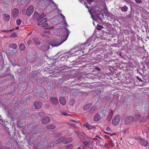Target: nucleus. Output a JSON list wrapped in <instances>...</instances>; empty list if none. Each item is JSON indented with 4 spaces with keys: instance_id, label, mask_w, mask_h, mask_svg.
Listing matches in <instances>:
<instances>
[{
    "instance_id": "obj_42",
    "label": "nucleus",
    "mask_w": 149,
    "mask_h": 149,
    "mask_svg": "<svg viewBox=\"0 0 149 149\" xmlns=\"http://www.w3.org/2000/svg\"><path fill=\"white\" fill-rule=\"evenodd\" d=\"M73 145L72 144H69V145H67L66 147H65V148H69V147H73Z\"/></svg>"
},
{
    "instance_id": "obj_22",
    "label": "nucleus",
    "mask_w": 149,
    "mask_h": 149,
    "mask_svg": "<svg viewBox=\"0 0 149 149\" xmlns=\"http://www.w3.org/2000/svg\"><path fill=\"white\" fill-rule=\"evenodd\" d=\"M34 43L36 44H39L40 43V41L37 38H34L33 39Z\"/></svg>"
},
{
    "instance_id": "obj_15",
    "label": "nucleus",
    "mask_w": 149,
    "mask_h": 149,
    "mask_svg": "<svg viewBox=\"0 0 149 149\" xmlns=\"http://www.w3.org/2000/svg\"><path fill=\"white\" fill-rule=\"evenodd\" d=\"M64 26H65V29L64 30V31H63V30H61V31H60V33H61L62 34H64V33L66 31V29H67V30L68 31H69L68 29L66 28L67 27H68V24H67V22L66 21H64Z\"/></svg>"
},
{
    "instance_id": "obj_16",
    "label": "nucleus",
    "mask_w": 149,
    "mask_h": 149,
    "mask_svg": "<svg viewBox=\"0 0 149 149\" xmlns=\"http://www.w3.org/2000/svg\"><path fill=\"white\" fill-rule=\"evenodd\" d=\"M97 109V107L96 105H94L90 110V112L91 113H93L96 111Z\"/></svg>"
},
{
    "instance_id": "obj_57",
    "label": "nucleus",
    "mask_w": 149,
    "mask_h": 149,
    "mask_svg": "<svg viewBox=\"0 0 149 149\" xmlns=\"http://www.w3.org/2000/svg\"><path fill=\"white\" fill-rule=\"evenodd\" d=\"M39 115L41 116V115H44V113L43 112H40L39 113Z\"/></svg>"
},
{
    "instance_id": "obj_48",
    "label": "nucleus",
    "mask_w": 149,
    "mask_h": 149,
    "mask_svg": "<svg viewBox=\"0 0 149 149\" xmlns=\"http://www.w3.org/2000/svg\"><path fill=\"white\" fill-rule=\"evenodd\" d=\"M136 78L140 81L142 82L143 81L141 78L139 77H137Z\"/></svg>"
},
{
    "instance_id": "obj_27",
    "label": "nucleus",
    "mask_w": 149,
    "mask_h": 149,
    "mask_svg": "<svg viewBox=\"0 0 149 149\" xmlns=\"http://www.w3.org/2000/svg\"><path fill=\"white\" fill-rule=\"evenodd\" d=\"M47 89L49 91H51L52 90H53L54 88L53 86L52 85H50L49 86H48L47 87Z\"/></svg>"
},
{
    "instance_id": "obj_33",
    "label": "nucleus",
    "mask_w": 149,
    "mask_h": 149,
    "mask_svg": "<svg viewBox=\"0 0 149 149\" xmlns=\"http://www.w3.org/2000/svg\"><path fill=\"white\" fill-rule=\"evenodd\" d=\"M81 138H82V139H84L87 141H88V142L90 141V140H89V139H88L86 137L83 136H81Z\"/></svg>"
},
{
    "instance_id": "obj_51",
    "label": "nucleus",
    "mask_w": 149,
    "mask_h": 149,
    "mask_svg": "<svg viewBox=\"0 0 149 149\" xmlns=\"http://www.w3.org/2000/svg\"><path fill=\"white\" fill-rule=\"evenodd\" d=\"M146 133H147L149 132V128L147 127L146 129Z\"/></svg>"
},
{
    "instance_id": "obj_18",
    "label": "nucleus",
    "mask_w": 149,
    "mask_h": 149,
    "mask_svg": "<svg viewBox=\"0 0 149 149\" xmlns=\"http://www.w3.org/2000/svg\"><path fill=\"white\" fill-rule=\"evenodd\" d=\"M63 137H62L60 138L59 139H58V140H57L54 142V143L56 144H58L59 143L61 142H63Z\"/></svg>"
},
{
    "instance_id": "obj_21",
    "label": "nucleus",
    "mask_w": 149,
    "mask_h": 149,
    "mask_svg": "<svg viewBox=\"0 0 149 149\" xmlns=\"http://www.w3.org/2000/svg\"><path fill=\"white\" fill-rule=\"evenodd\" d=\"M91 104H88L84 106L83 107V109L84 110H87L91 106Z\"/></svg>"
},
{
    "instance_id": "obj_8",
    "label": "nucleus",
    "mask_w": 149,
    "mask_h": 149,
    "mask_svg": "<svg viewBox=\"0 0 149 149\" xmlns=\"http://www.w3.org/2000/svg\"><path fill=\"white\" fill-rule=\"evenodd\" d=\"M139 143L142 146H146L148 144V142L145 139H141L139 140Z\"/></svg>"
},
{
    "instance_id": "obj_55",
    "label": "nucleus",
    "mask_w": 149,
    "mask_h": 149,
    "mask_svg": "<svg viewBox=\"0 0 149 149\" xmlns=\"http://www.w3.org/2000/svg\"><path fill=\"white\" fill-rule=\"evenodd\" d=\"M106 130L108 131H110L111 130V129L109 127H107L106 128Z\"/></svg>"
},
{
    "instance_id": "obj_43",
    "label": "nucleus",
    "mask_w": 149,
    "mask_h": 149,
    "mask_svg": "<svg viewBox=\"0 0 149 149\" xmlns=\"http://www.w3.org/2000/svg\"><path fill=\"white\" fill-rule=\"evenodd\" d=\"M84 125L85 127L87 129H90L89 127V125L88 124H84Z\"/></svg>"
},
{
    "instance_id": "obj_24",
    "label": "nucleus",
    "mask_w": 149,
    "mask_h": 149,
    "mask_svg": "<svg viewBox=\"0 0 149 149\" xmlns=\"http://www.w3.org/2000/svg\"><path fill=\"white\" fill-rule=\"evenodd\" d=\"M19 48L20 50H23L25 48V46L23 43H21L19 46Z\"/></svg>"
},
{
    "instance_id": "obj_7",
    "label": "nucleus",
    "mask_w": 149,
    "mask_h": 149,
    "mask_svg": "<svg viewBox=\"0 0 149 149\" xmlns=\"http://www.w3.org/2000/svg\"><path fill=\"white\" fill-rule=\"evenodd\" d=\"M42 123L46 124L48 123L50 121V119L48 116H46L43 118L41 120Z\"/></svg>"
},
{
    "instance_id": "obj_32",
    "label": "nucleus",
    "mask_w": 149,
    "mask_h": 149,
    "mask_svg": "<svg viewBox=\"0 0 149 149\" xmlns=\"http://www.w3.org/2000/svg\"><path fill=\"white\" fill-rule=\"evenodd\" d=\"M71 121L72 122H76V124L78 126H79L80 125H81V123L78 121H76L75 120H71Z\"/></svg>"
},
{
    "instance_id": "obj_11",
    "label": "nucleus",
    "mask_w": 149,
    "mask_h": 149,
    "mask_svg": "<svg viewBox=\"0 0 149 149\" xmlns=\"http://www.w3.org/2000/svg\"><path fill=\"white\" fill-rule=\"evenodd\" d=\"M50 100L51 102L54 104H56L58 103V100L54 97L50 98Z\"/></svg>"
},
{
    "instance_id": "obj_60",
    "label": "nucleus",
    "mask_w": 149,
    "mask_h": 149,
    "mask_svg": "<svg viewBox=\"0 0 149 149\" xmlns=\"http://www.w3.org/2000/svg\"><path fill=\"white\" fill-rule=\"evenodd\" d=\"M93 140L95 141H97L98 140V139L97 138H95L93 139Z\"/></svg>"
},
{
    "instance_id": "obj_58",
    "label": "nucleus",
    "mask_w": 149,
    "mask_h": 149,
    "mask_svg": "<svg viewBox=\"0 0 149 149\" xmlns=\"http://www.w3.org/2000/svg\"><path fill=\"white\" fill-rule=\"evenodd\" d=\"M63 115H65V116H67L68 115V113H65V112H64L63 113H62Z\"/></svg>"
},
{
    "instance_id": "obj_40",
    "label": "nucleus",
    "mask_w": 149,
    "mask_h": 149,
    "mask_svg": "<svg viewBox=\"0 0 149 149\" xmlns=\"http://www.w3.org/2000/svg\"><path fill=\"white\" fill-rule=\"evenodd\" d=\"M94 1L93 0H87V2L89 4H90L91 2H93Z\"/></svg>"
},
{
    "instance_id": "obj_62",
    "label": "nucleus",
    "mask_w": 149,
    "mask_h": 149,
    "mask_svg": "<svg viewBox=\"0 0 149 149\" xmlns=\"http://www.w3.org/2000/svg\"><path fill=\"white\" fill-rule=\"evenodd\" d=\"M13 29H10L9 30V31H13Z\"/></svg>"
},
{
    "instance_id": "obj_2",
    "label": "nucleus",
    "mask_w": 149,
    "mask_h": 149,
    "mask_svg": "<svg viewBox=\"0 0 149 149\" xmlns=\"http://www.w3.org/2000/svg\"><path fill=\"white\" fill-rule=\"evenodd\" d=\"M146 120V118H141V117L140 113L138 112L135 113L134 115V121H136L139 120L140 122H144Z\"/></svg>"
},
{
    "instance_id": "obj_50",
    "label": "nucleus",
    "mask_w": 149,
    "mask_h": 149,
    "mask_svg": "<svg viewBox=\"0 0 149 149\" xmlns=\"http://www.w3.org/2000/svg\"><path fill=\"white\" fill-rule=\"evenodd\" d=\"M54 27L50 26V27H49L47 28H46V29H54Z\"/></svg>"
},
{
    "instance_id": "obj_64",
    "label": "nucleus",
    "mask_w": 149,
    "mask_h": 149,
    "mask_svg": "<svg viewBox=\"0 0 149 149\" xmlns=\"http://www.w3.org/2000/svg\"><path fill=\"white\" fill-rule=\"evenodd\" d=\"M19 29V27H17L15 29Z\"/></svg>"
},
{
    "instance_id": "obj_59",
    "label": "nucleus",
    "mask_w": 149,
    "mask_h": 149,
    "mask_svg": "<svg viewBox=\"0 0 149 149\" xmlns=\"http://www.w3.org/2000/svg\"><path fill=\"white\" fill-rule=\"evenodd\" d=\"M2 32H4L7 33V32H9V31L8 30H3L2 31Z\"/></svg>"
},
{
    "instance_id": "obj_35",
    "label": "nucleus",
    "mask_w": 149,
    "mask_h": 149,
    "mask_svg": "<svg viewBox=\"0 0 149 149\" xmlns=\"http://www.w3.org/2000/svg\"><path fill=\"white\" fill-rule=\"evenodd\" d=\"M109 142L110 143V146H111L112 147H114L115 145L114 143L113 142L112 140L111 141H109Z\"/></svg>"
},
{
    "instance_id": "obj_37",
    "label": "nucleus",
    "mask_w": 149,
    "mask_h": 149,
    "mask_svg": "<svg viewBox=\"0 0 149 149\" xmlns=\"http://www.w3.org/2000/svg\"><path fill=\"white\" fill-rule=\"evenodd\" d=\"M0 149H10L8 147L4 146H1L0 148Z\"/></svg>"
},
{
    "instance_id": "obj_13",
    "label": "nucleus",
    "mask_w": 149,
    "mask_h": 149,
    "mask_svg": "<svg viewBox=\"0 0 149 149\" xmlns=\"http://www.w3.org/2000/svg\"><path fill=\"white\" fill-rule=\"evenodd\" d=\"M10 18V15L8 14H5L3 15V19L6 22L8 21Z\"/></svg>"
},
{
    "instance_id": "obj_39",
    "label": "nucleus",
    "mask_w": 149,
    "mask_h": 149,
    "mask_svg": "<svg viewBox=\"0 0 149 149\" xmlns=\"http://www.w3.org/2000/svg\"><path fill=\"white\" fill-rule=\"evenodd\" d=\"M110 113L109 114V115L110 116H111L112 117V116H113V111L112 110H111V109H110Z\"/></svg>"
},
{
    "instance_id": "obj_20",
    "label": "nucleus",
    "mask_w": 149,
    "mask_h": 149,
    "mask_svg": "<svg viewBox=\"0 0 149 149\" xmlns=\"http://www.w3.org/2000/svg\"><path fill=\"white\" fill-rule=\"evenodd\" d=\"M77 90L75 89H73L70 92V94L72 96H75L76 94V91Z\"/></svg>"
},
{
    "instance_id": "obj_23",
    "label": "nucleus",
    "mask_w": 149,
    "mask_h": 149,
    "mask_svg": "<svg viewBox=\"0 0 149 149\" xmlns=\"http://www.w3.org/2000/svg\"><path fill=\"white\" fill-rule=\"evenodd\" d=\"M9 47L12 48L14 49H16L17 48V45L14 43H13L10 44L9 45Z\"/></svg>"
},
{
    "instance_id": "obj_26",
    "label": "nucleus",
    "mask_w": 149,
    "mask_h": 149,
    "mask_svg": "<svg viewBox=\"0 0 149 149\" xmlns=\"http://www.w3.org/2000/svg\"><path fill=\"white\" fill-rule=\"evenodd\" d=\"M75 101L74 99L71 100L69 102V103L70 105L72 106L75 103Z\"/></svg>"
},
{
    "instance_id": "obj_9",
    "label": "nucleus",
    "mask_w": 149,
    "mask_h": 149,
    "mask_svg": "<svg viewBox=\"0 0 149 149\" xmlns=\"http://www.w3.org/2000/svg\"><path fill=\"white\" fill-rule=\"evenodd\" d=\"M63 143L66 144L72 142V139L71 138H64L63 137Z\"/></svg>"
},
{
    "instance_id": "obj_1",
    "label": "nucleus",
    "mask_w": 149,
    "mask_h": 149,
    "mask_svg": "<svg viewBox=\"0 0 149 149\" xmlns=\"http://www.w3.org/2000/svg\"><path fill=\"white\" fill-rule=\"evenodd\" d=\"M70 33L69 31L66 29V31L64 33V34H62L63 38L61 39H56L54 40L51 43L49 44V45H51L52 47H56L58 46L64 42L67 39Z\"/></svg>"
},
{
    "instance_id": "obj_14",
    "label": "nucleus",
    "mask_w": 149,
    "mask_h": 149,
    "mask_svg": "<svg viewBox=\"0 0 149 149\" xmlns=\"http://www.w3.org/2000/svg\"><path fill=\"white\" fill-rule=\"evenodd\" d=\"M59 102L61 104L64 105L66 104V100L65 98L63 97H61L59 99Z\"/></svg>"
},
{
    "instance_id": "obj_31",
    "label": "nucleus",
    "mask_w": 149,
    "mask_h": 149,
    "mask_svg": "<svg viewBox=\"0 0 149 149\" xmlns=\"http://www.w3.org/2000/svg\"><path fill=\"white\" fill-rule=\"evenodd\" d=\"M108 111L107 110H104L102 112L103 116H106L107 113Z\"/></svg>"
},
{
    "instance_id": "obj_5",
    "label": "nucleus",
    "mask_w": 149,
    "mask_h": 149,
    "mask_svg": "<svg viewBox=\"0 0 149 149\" xmlns=\"http://www.w3.org/2000/svg\"><path fill=\"white\" fill-rule=\"evenodd\" d=\"M132 121H134V117L132 116H130L126 118L125 119V123L126 124H129Z\"/></svg>"
},
{
    "instance_id": "obj_28",
    "label": "nucleus",
    "mask_w": 149,
    "mask_h": 149,
    "mask_svg": "<svg viewBox=\"0 0 149 149\" xmlns=\"http://www.w3.org/2000/svg\"><path fill=\"white\" fill-rule=\"evenodd\" d=\"M62 135V133H57L55 134L54 135V137H58L59 136H61Z\"/></svg>"
},
{
    "instance_id": "obj_47",
    "label": "nucleus",
    "mask_w": 149,
    "mask_h": 149,
    "mask_svg": "<svg viewBox=\"0 0 149 149\" xmlns=\"http://www.w3.org/2000/svg\"><path fill=\"white\" fill-rule=\"evenodd\" d=\"M83 143L86 146H88L89 144V143H88V142H85V141H84L83 142Z\"/></svg>"
},
{
    "instance_id": "obj_17",
    "label": "nucleus",
    "mask_w": 149,
    "mask_h": 149,
    "mask_svg": "<svg viewBox=\"0 0 149 149\" xmlns=\"http://www.w3.org/2000/svg\"><path fill=\"white\" fill-rule=\"evenodd\" d=\"M47 21V19L46 18H44L40 21L38 23V25H42L43 24L46 22Z\"/></svg>"
},
{
    "instance_id": "obj_4",
    "label": "nucleus",
    "mask_w": 149,
    "mask_h": 149,
    "mask_svg": "<svg viewBox=\"0 0 149 149\" xmlns=\"http://www.w3.org/2000/svg\"><path fill=\"white\" fill-rule=\"evenodd\" d=\"M34 8L32 6H30L28 7L26 11V14L28 16H30L34 11Z\"/></svg>"
},
{
    "instance_id": "obj_3",
    "label": "nucleus",
    "mask_w": 149,
    "mask_h": 149,
    "mask_svg": "<svg viewBox=\"0 0 149 149\" xmlns=\"http://www.w3.org/2000/svg\"><path fill=\"white\" fill-rule=\"evenodd\" d=\"M120 119L119 115H118L114 116L112 122V124L114 125H117L120 121Z\"/></svg>"
},
{
    "instance_id": "obj_36",
    "label": "nucleus",
    "mask_w": 149,
    "mask_h": 149,
    "mask_svg": "<svg viewBox=\"0 0 149 149\" xmlns=\"http://www.w3.org/2000/svg\"><path fill=\"white\" fill-rule=\"evenodd\" d=\"M17 33L15 32H14V33H12V34L10 36V37H15L17 35Z\"/></svg>"
},
{
    "instance_id": "obj_12",
    "label": "nucleus",
    "mask_w": 149,
    "mask_h": 149,
    "mask_svg": "<svg viewBox=\"0 0 149 149\" xmlns=\"http://www.w3.org/2000/svg\"><path fill=\"white\" fill-rule=\"evenodd\" d=\"M101 119V117L99 113H97L95 114L94 118V121H99Z\"/></svg>"
},
{
    "instance_id": "obj_41",
    "label": "nucleus",
    "mask_w": 149,
    "mask_h": 149,
    "mask_svg": "<svg viewBox=\"0 0 149 149\" xmlns=\"http://www.w3.org/2000/svg\"><path fill=\"white\" fill-rule=\"evenodd\" d=\"M112 117L110 116L109 115H108L107 118V120L108 121H110L112 118Z\"/></svg>"
},
{
    "instance_id": "obj_34",
    "label": "nucleus",
    "mask_w": 149,
    "mask_h": 149,
    "mask_svg": "<svg viewBox=\"0 0 149 149\" xmlns=\"http://www.w3.org/2000/svg\"><path fill=\"white\" fill-rule=\"evenodd\" d=\"M21 20L19 19H17L16 21L17 24L18 25H20L21 23Z\"/></svg>"
},
{
    "instance_id": "obj_30",
    "label": "nucleus",
    "mask_w": 149,
    "mask_h": 149,
    "mask_svg": "<svg viewBox=\"0 0 149 149\" xmlns=\"http://www.w3.org/2000/svg\"><path fill=\"white\" fill-rule=\"evenodd\" d=\"M104 146L105 148H109L110 147V143L109 141L104 144Z\"/></svg>"
},
{
    "instance_id": "obj_25",
    "label": "nucleus",
    "mask_w": 149,
    "mask_h": 149,
    "mask_svg": "<svg viewBox=\"0 0 149 149\" xmlns=\"http://www.w3.org/2000/svg\"><path fill=\"white\" fill-rule=\"evenodd\" d=\"M127 7L126 6H125L121 8V11L123 12H126L127 11Z\"/></svg>"
},
{
    "instance_id": "obj_44",
    "label": "nucleus",
    "mask_w": 149,
    "mask_h": 149,
    "mask_svg": "<svg viewBox=\"0 0 149 149\" xmlns=\"http://www.w3.org/2000/svg\"><path fill=\"white\" fill-rule=\"evenodd\" d=\"M135 2L137 3H142V1L141 0H135Z\"/></svg>"
},
{
    "instance_id": "obj_6",
    "label": "nucleus",
    "mask_w": 149,
    "mask_h": 149,
    "mask_svg": "<svg viewBox=\"0 0 149 149\" xmlns=\"http://www.w3.org/2000/svg\"><path fill=\"white\" fill-rule=\"evenodd\" d=\"M34 105L36 109H39L41 107L42 104L40 101L38 100L34 102Z\"/></svg>"
},
{
    "instance_id": "obj_10",
    "label": "nucleus",
    "mask_w": 149,
    "mask_h": 149,
    "mask_svg": "<svg viewBox=\"0 0 149 149\" xmlns=\"http://www.w3.org/2000/svg\"><path fill=\"white\" fill-rule=\"evenodd\" d=\"M13 16V17H17L18 15L19 11L18 10L17 8H15L12 11Z\"/></svg>"
},
{
    "instance_id": "obj_46",
    "label": "nucleus",
    "mask_w": 149,
    "mask_h": 149,
    "mask_svg": "<svg viewBox=\"0 0 149 149\" xmlns=\"http://www.w3.org/2000/svg\"><path fill=\"white\" fill-rule=\"evenodd\" d=\"M60 16L62 18V19H63V20L64 21H65V17L62 14H60Z\"/></svg>"
},
{
    "instance_id": "obj_29",
    "label": "nucleus",
    "mask_w": 149,
    "mask_h": 149,
    "mask_svg": "<svg viewBox=\"0 0 149 149\" xmlns=\"http://www.w3.org/2000/svg\"><path fill=\"white\" fill-rule=\"evenodd\" d=\"M103 28L104 27L103 26L101 25H97L96 29L98 30H101V29H103Z\"/></svg>"
},
{
    "instance_id": "obj_19",
    "label": "nucleus",
    "mask_w": 149,
    "mask_h": 149,
    "mask_svg": "<svg viewBox=\"0 0 149 149\" xmlns=\"http://www.w3.org/2000/svg\"><path fill=\"white\" fill-rule=\"evenodd\" d=\"M56 126L54 125H50L46 126V128L47 130H50L54 129L55 128Z\"/></svg>"
},
{
    "instance_id": "obj_54",
    "label": "nucleus",
    "mask_w": 149,
    "mask_h": 149,
    "mask_svg": "<svg viewBox=\"0 0 149 149\" xmlns=\"http://www.w3.org/2000/svg\"><path fill=\"white\" fill-rule=\"evenodd\" d=\"M70 124L71 126L74 127H76L77 126L76 125H75V124H74L72 123V124Z\"/></svg>"
},
{
    "instance_id": "obj_56",
    "label": "nucleus",
    "mask_w": 149,
    "mask_h": 149,
    "mask_svg": "<svg viewBox=\"0 0 149 149\" xmlns=\"http://www.w3.org/2000/svg\"><path fill=\"white\" fill-rule=\"evenodd\" d=\"M95 69L96 70H97V71H100L101 70L100 69V68H98V67H96L95 68Z\"/></svg>"
},
{
    "instance_id": "obj_61",
    "label": "nucleus",
    "mask_w": 149,
    "mask_h": 149,
    "mask_svg": "<svg viewBox=\"0 0 149 149\" xmlns=\"http://www.w3.org/2000/svg\"><path fill=\"white\" fill-rule=\"evenodd\" d=\"M85 7H86L87 8H88V9H89V8L88 7V6H87V4L86 3V4H85Z\"/></svg>"
},
{
    "instance_id": "obj_49",
    "label": "nucleus",
    "mask_w": 149,
    "mask_h": 149,
    "mask_svg": "<svg viewBox=\"0 0 149 149\" xmlns=\"http://www.w3.org/2000/svg\"><path fill=\"white\" fill-rule=\"evenodd\" d=\"M27 43L29 45H31L32 43L31 40H29L27 42Z\"/></svg>"
},
{
    "instance_id": "obj_53",
    "label": "nucleus",
    "mask_w": 149,
    "mask_h": 149,
    "mask_svg": "<svg viewBox=\"0 0 149 149\" xmlns=\"http://www.w3.org/2000/svg\"><path fill=\"white\" fill-rule=\"evenodd\" d=\"M41 19H42V17H41L40 16H39L37 19V21L38 22L40 21Z\"/></svg>"
},
{
    "instance_id": "obj_45",
    "label": "nucleus",
    "mask_w": 149,
    "mask_h": 149,
    "mask_svg": "<svg viewBox=\"0 0 149 149\" xmlns=\"http://www.w3.org/2000/svg\"><path fill=\"white\" fill-rule=\"evenodd\" d=\"M46 15V14H45L44 13H42L40 16V17H42V19Z\"/></svg>"
},
{
    "instance_id": "obj_52",
    "label": "nucleus",
    "mask_w": 149,
    "mask_h": 149,
    "mask_svg": "<svg viewBox=\"0 0 149 149\" xmlns=\"http://www.w3.org/2000/svg\"><path fill=\"white\" fill-rule=\"evenodd\" d=\"M41 19H42V17H41L40 16H39L37 19V21L38 22L40 21Z\"/></svg>"
},
{
    "instance_id": "obj_38",
    "label": "nucleus",
    "mask_w": 149,
    "mask_h": 149,
    "mask_svg": "<svg viewBox=\"0 0 149 149\" xmlns=\"http://www.w3.org/2000/svg\"><path fill=\"white\" fill-rule=\"evenodd\" d=\"M48 26V25L47 23H46L42 25L41 27H46Z\"/></svg>"
},
{
    "instance_id": "obj_63",
    "label": "nucleus",
    "mask_w": 149,
    "mask_h": 149,
    "mask_svg": "<svg viewBox=\"0 0 149 149\" xmlns=\"http://www.w3.org/2000/svg\"><path fill=\"white\" fill-rule=\"evenodd\" d=\"M147 118H148V119H149V112Z\"/></svg>"
}]
</instances>
